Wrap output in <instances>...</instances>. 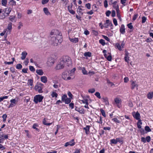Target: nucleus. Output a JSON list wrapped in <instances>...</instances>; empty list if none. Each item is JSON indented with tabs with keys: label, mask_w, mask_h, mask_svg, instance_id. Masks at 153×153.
Instances as JSON below:
<instances>
[{
	"label": "nucleus",
	"mask_w": 153,
	"mask_h": 153,
	"mask_svg": "<svg viewBox=\"0 0 153 153\" xmlns=\"http://www.w3.org/2000/svg\"><path fill=\"white\" fill-rule=\"evenodd\" d=\"M84 56L86 57H91V53L90 52H85L84 53Z\"/></svg>",
	"instance_id": "28"
},
{
	"label": "nucleus",
	"mask_w": 153,
	"mask_h": 153,
	"mask_svg": "<svg viewBox=\"0 0 153 153\" xmlns=\"http://www.w3.org/2000/svg\"><path fill=\"white\" fill-rule=\"evenodd\" d=\"M117 1H114L113 3H111L113 4H113V7L115 9L116 11L119 10V7L118 5L117 4Z\"/></svg>",
	"instance_id": "14"
},
{
	"label": "nucleus",
	"mask_w": 153,
	"mask_h": 153,
	"mask_svg": "<svg viewBox=\"0 0 153 153\" xmlns=\"http://www.w3.org/2000/svg\"><path fill=\"white\" fill-rule=\"evenodd\" d=\"M95 95L99 99H100L101 97L100 96V94L99 92H96L95 94Z\"/></svg>",
	"instance_id": "37"
},
{
	"label": "nucleus",
	"mask_w": 153,
	"mask_h": 153,
	"mask_svg": "<svg viewBox=\"0 0 153 153\" xmlns=\"http://www.w3.org/2000/svg\"><path fill=\"white\" fill-rule=\"evenodd\" d=\"M105 27L107 28L108 26H112L113 25L109 19L107 20L106 22V23L104 24Z\"/></svg>",
	"instance_id": "12"
},
{
	"label": "nucleus",
	"mask_w": 153,
	"mask_h": 153,
	"mask_svg": "<svg viewBox=\"0 0 153 153\" xmlns=\"http://www.w3.org/2000/svg\"><path fill=\"white\" fill-rule=\"evenodd\" d=\"M41 80L42 82L46 83L47 82V78L46 76H42L41 77Z\"/></svg>",
	"instance_id": "15"
},
{
	"label": "nucleus",
	"mask_w": 153,
	"mask_h": 153,
	"mask_svg": "<svg viewBox=\"0 0 153 153\" xmlns=\"http://www.w3.org/2000/svg\"><path fill=\"white\" fill-rule=\"evenodd\" d=\"M43 123L44 125H45L49 126L52 124V123H46V121L45 120V119L44 118L43 119Z\"/></svg>",
	"instance_id": "35"
},
{
	"label": "nucleus",
	"mask_w": 153,
	"mask_h": 153,
	"mask_svg": "<svg viewBox=\"0 0 153 153\" xmlns=\"http://www.w3.org/2000/svg\"><path fill=\"white\" fill-rule=\"evenodd\" d=\"M43 98V96L40 95H36L34 97L33 101L35 103H37L38 102H42Z\"/></svg>",
	"instance_id": "4"
},
{
	"label": "nucleus",
	"mask_w": 153,
	"mask_h": 153,
	"mask_svg": "<svg viewBox=\"0 0 153 153\" xmlns=\"http://www.w3.org/2000/svg\"><path fill=\"white\" fill-rule=\"evenodd\" d=\"M22 68V65L20 64H18L16 65V68L18 69H21Z\"/></svg>",
	"instance_id": "43"
},
{
	"label": "nucleus",
	"mask_w": 153,
	"mask_h": 153,
	"mask_svg": "<svg viewBox=\"0 0 153 153\" xmlns=\"http://www.w3.org/2000/svg\"><path fill=\"white\" fill-rule=\"evenodd\" d=\"M29 63V59L27 58L26 59V60L24 61V63L25 65H27Z\"/></svg>",
	"instance_id": "54"
},
{
	"label": "nucleus",
	"mask_w": 153,
	"mask_h": 153,
	"mask_svg": "<svg viewBox=\"0 0 153 153\" xmlns=\"http://www.w3.org/2000/svg\"><path fill=\"white\" fill-rule=\"evenodd\" d=\"M125 30L124 25H122L120 29V32L121 33L123 34L125 32Z\"/></svg>",
	"instance_id": "17"
},
{
	"label": "nucleus",
	"mask_w": 153,
	"mask_h": 153,
	"mask_svg": "<svg viewBox=\"0 0 153 153\" xmlns=\"http://www.w3.org/2000/svg\"><path fill=\"white\" fill-rule=\"evenodd\" d=\"M16 101L15 99L11 100L10 101L11 103H12L14 104H16Z\"/></svg>",
	"instance_id": "64"
},
{
	"label": "nucleus",
	"mask_w": 153,
	"mask_h": 153,
	"mask_svg": "<svg viewBox=\"0 0 153 153\" xmlns=\"http://www.w3.org/2000/svg\"><path fill=\"white\" fill-rule=\"evenodd\" d=\"M131 82V89H133L135 88H136L137 89L138 85V84L136 83V82L132 81Z\"/></svg>",
	"instance_id": "9"
},
{
	"label": "nucleus",
	"mask_w": 153,
	"mask_h": 153,
	"mask_svg": "<svg viewBox=\"0 0 153 153\" xmlns=\"http://www.w3.org/2000/svg\"><path fill=\"white\" fill-rule=\"evenodd\" d=\"M89 126H87L83 128V129L85 131L86 134H88L89 132Z\"/></svg>",
	"instance_id": "24"
},
{
	"label": "nucleus",
	"mask_w": 153,
	"mask_h": 153,
	"mask_svg": "<svg viewBox=\"0 0 153 153\" xmlns=\"http://www.w3.org/2000/svg\"><path fill=\"white\" fill-rule=\"evenodd\" d=\"M116 45L119 50L120 51H121L122 50V48H123L124 44L123 42L120 45L119 43L116 44Z\"/></svg>",
	"instance_id": "13"
},
{
	"label": "nucleus",
	"mask_w": 153,
	"mask_h": 153,
	"mask_svg": "<svg viewBox=\"0 0 153 153\" xmlns=\"http://www.w3.org/2000/svg\"><path fill=\"white\" fill-rule=\"evenodd\" d=\"M73 70L70 71H65L62 74V78L65 80H68L71 79V76L72 75V71Z\"/></svg>",
	"instance_id": "3"
},
{
	"label": "nucleus",
	"mask_w": 153,
	"mask_h": 153,
	"mask_svg": "<svg viewBox=\"0 0 153 153\" xmlns=\"http://www.w3.org/2000/svg\"><path fill=\"white\" fill-rule=\"evenodd\" d=\"M82 73L84 74H87V72L85 68H83L82 69Z\"/></svg>",
	"instance_id": "47"
},
{
	"label": "nucleus",
	"mask_w": 153,
	"mask_h": 153,
	"mask_svg": "<svg viewBox=\"0 0 153 153\" xmlns=\"http://www.w3.org/2000/svg\"><path fill=\"white\" fill-rule=\"evenodd\" d=\"M83 103L85 104L86 105H88V103L87 99H85L82 100Z\"/></svg>",
	"instance_id": "49"
},
{
	"label": "nucleus",
	"mask_w": 153,
	"mask_h": 153,
	"mask_svg": "<svg viewBox=\"0 0 153 153\" xmlns=\"http://www.w3.org/2000/svg\"><path fill=\"white\" fill-rule=\"evenodd\" d=\"M60 60V62L56 66V68L57 70L63 69L66 65L69 66L72 63L71 58L68 56L63 57Z\"/></svg>",
	"instance_id": "2"
},
{
	"label": "nucleus",
	"mask_w": 153,
	"mask_h": 153,
	"mask_svg": "<svg viewBox=\"0 0 153 153\" xmlns=\"http://www.w3.org/2000/svg\"><path fill=\"white\" fill-rule=\"evenodd\" d=\"M85 7L89 9H90L91 8V4L88 3L85 4Z\"/></svg>",
	"instance_id": "57"
},
{
	"label": "nucleus",
	"mask_w": 153,
	"mask_h": 153,
	"mask_svg": "<svg viewBox=\"0 0 153 153\" xmlns=\"http://www.w3.org/2000/svg\"><path fill=\"white\" fill-rule=\"evenodd\" d=\"M36 72L39 75H42L44 74L43 72L42 69H37L36 71Z\"/></svg>",
	"instance_id": "20"
},
{
	"label": "nucleus",
	"mask_w": 153,
	"mask_h": 153,
	"mask_svg": "<svg viewBox=\"0 0 153 153\" xmlns=\"http://www.w3.org/2000/svg\"><path fill=\"white\" fill-rule=\"evenodd\" d=\"M112 120L116 123H120V122L117 118H114L112 119Z\"/></svg>",
	"instance_id": "46"
},
{
	"label": "nucleus",
	"mask_w": 153,
	"mask_h": 153,
	"mask_svg": "<svg viewBox=\"0 0 153 153\" xmlns=\"http://www.w3.org/2000/svg\"><path fill=\"white\" fill-rule=\"evenodd\" d=\"M42 85V84H39L36 85L34 87L35 90L38 91L39 93H42L43 91L41 87Z\"/></svg>",
	"instance_id": "5"
},
{
	"label": "nucleus",
	"mask_w": 153,
	"mask_h": 153,
	"mask_svg": "<svg viewBox=\"0 0 153 153\" xmlns=\"http://www.w3.org/2000/svg\"><path fill=\"white\" fill-rule=\"evenodd\" d=\"M95 91V89L94 88L90 89L88 90V92L89 93H93Z\"/></svg>",
	"instance_id": "39"
},
{
	"label": "nucleus",
	"mask_w": 153,
	"mask_h": 153,
	"mask_svg": "<svg viewBox=\"0 0 153 153\" xmlns=\"http://www.w3.org/2000/svg\"><path fill=\"white\" fill-rule=\"evenodd\" d=\"M33 80L32 79H29L28 80L27 84L28 85L32 86L33 85Z\"/></svg>",
	"instance_id": "41"
},
{
	"label": "nucleus",
	"mask_w": 153,
	"mask_h": 153,
	"mask_svg": "<svg viewBox=\"0 0 153 153\" xmlns=\"http://www.w3.org/2000/svg\"><path fill=\"white\" fill-rule=\"evenodd\" d=\"M125 61L127 62H128L129 61V57L128 56L129 53L126 51H125Z\"/></svg>",
	"instance_id": "10"
},
{
	"label": "nucleus",
	"mask_w": 153,
	"mask_h": 153,
	"mask_svg": "<svg viewBox=\"0 0 153 153\" xmlns=\"http://www.w3.org/2000/svg\"><path fill=\"white\" fill-rule=\"evenodd\" d=\"M146 141H147V142H149L150 141L151 138H150V137L149 136L146 137Z\"/></svg>",
	"instance_id": "58"
},
{
	"label": "nucleus",
	"mask_w": 153,
	"mask_h": 153,
	"mask_svg": "<svg viewBox=\"0 0 153 153\" xmlns=\"http://www.w3.org/2000/svg\"><path fill=\"white\" fill-rule=\"evenodd\" d=\"M27 53L25 51L23 52L21 54L22 56L21 59L22 60H24L26 58V56L27 55Z\"/></svg>",
	"instance_id": "16"
},
{
	"label": "nucleus",
	"mask_w": 153,
	"mask_h": 153,
	"mask_svg": "<svg viewBox=\"0 0 153 153\" xmlns=\"http://www.w3.org/2000/svg\"><path fill=\"white\" fill-rule=\"evenodd\" d=\"M114 102L117 105V106L119 108H120V105L121 103V100L118 98H116L114 99Z\"/></svg>",
	"instance_id": "6"
},
{
	"label": "nucleus",
	"mask_w": 153,
	"mask_h": 153,
	"mask_svg": "<svg viewBox=\"0 0 153 153\" xmlns=\"http://www.w3.org/2000/svg\"><path fill=\"white\" fill-rule=\"evenodd\" d=\"M50 37L54 46L57 45L58 43H60L62 41V34L57 30H52L50 33Z\"/></svg>",
	"instance_id": "1"
},
{
	"label": "nucleus",
	"mask_w": 153,
	"mask_h": 153,
	"mask_svg": "<svg viewBox=\"0 0 153 153\" xmlns=\"http://www.w3.org/2000/svg\"><path fill=\"white\" fill-rule=\"evenodd\" d=\"M51 95L52 97H57L58 96V94L56 92H52Z\"/></svg>",
	"instance_id": "38"
},
{
	"label": "nucleus",
	"mask_w": 153,
	"mask_h": 153,
	"mask_svg": "<svg viewBox=\"0 0 153 153\" xmlns=\"http://www.w3.org/2000/svg\"><path fill=\"white\" fill-rule=\"evenodd\" d=\"M71 98H67L66 100H65L64 102H65L66 104H68L71 102Z\"/></svg>",
	"instance_id": "32"
},
{
	"label": "nucleus",
	"mask_w": 153,
	"mask_h": 153,
	"mask_svg": "<svg viewBox=\"0 0 153 153\" xmlns=\"http://www.w3.org/2000/svg\"><path fill=\"white\" fill-rule=\"evenodd\" d=\"M9 3L12 6L16 5V2L13 0H10Z\"/></svg>",
	"instance_id": "33"
},
{
	"label": "nucleus",
	"mask_w": 153,
	"mask_h": 153,
	"mask_svg": "<svg viewBox=\"0 0 153 153\" xmlns=\"http://www.w3.org/2000/svg\"><path fill=\"white\" fill-rule=\"evenodd\" d=\"M110 142L112 144H116L117 143L116 139H111L110 140Z\"/></svg>",
	"instance_id": "42"
},
{
	"label": "nucleus",
	"mask_w": 153,
	"mask_h": 153,
	"mask_svg": "<svg viewBox=\"0 0 153 153\" xmlns=\"http://www.w3.org/2000/svg\"><path fill=\"white\" fill-rule=\"evenodd\" d=\"M138 15L137 14H135L134 15L133 17L132 18V20L133 21L135 20L138 16Z\"/></svg>",
	"instance_id": "60"
},
{
	"label": "nucleus",
	"mask_w": 153,
	"mask_h": 153,
	"mask_svg": "<svg viewBox=\"0 0 153 153\" xmlns=\"http://www.w3.org/2000/svg\"><path fill=\"white\" fill-rule=\"evenodd\" d=\"M15 19V16H10L9 18V19L10 20L11 22H13V21L14 20V19Z\"/></svg>",
	"instance_id": "51"
},
{
	"label": "nucleus",
	"mask_w": 153,
	"mask_h": 153,
	"mask_svg": "<svg viewBox=\"0 0 153 153\" xmlns=\"http://www.w3.org/2000/svg\"><path fill=\"white\" fill-rule=\"evenodd\" d=\"M48 62L50 64V65H52L54 63V59L52 57H49L48 59Z\"/></svg>",
	"instance_id": "18"
},
{
	"label": "nucleus",
	"mask_w": 153,
	"mask_h": 153,
	"mask_svg": "<svg viewBox=\"0 0 153 153\" xmlns=\"http://www.w3.org/2000/svg\"><path fill=\"white\" fill-rule=\"evenodd\" d=\"M102 101L105 103L106 105H109V103L108 101V99L107 97H103L102 98Z\"/></svg>",
	"instance_id": "22"
},
{
	"label": "nucleus",
	"mask_w": 153,
	"mask_h": 153,
	"mask_svg": "<svg viewBox=\"0 0 153 153\" xmlns=\"http://www.w3.org/2000/svg\"><path fill=\"white\" fill-rule=\"evenodd\" d=\"M37 126V124H34L33 126V128L35 129L37 131H38L39 129L36 127Z\"/></svg>",
	"instance_id": "59"
},
{
	"label": "nucleus",
	"mask_w": 153,
	"mask_h": 153,
	"mask_svg": "<svg viewBox=\"0 0 153 153\" xmlns=\"http://www.w3.org/2000/svg\"><path fill=\"white\" fill-rule=\"evenodd\" d=\"M7 116L6 114H3L2 116V117L3 119V121L5 122L6 121V119L7 117Z\"/></svg>",
	"instance_id": "45"
},
{
	"label": "nucleus",
	"mask_w": 153,
	"mask_h": 153,
	"mask_svg": "<svg viewBox=\"0 0 153 153\" xmlns=\"http://www.w3.org/2000/svg\"><path fill=\"white\" fill-rule=\"evenodd\" d=\"M67 98V95L66 94H64L62 97V101L64 102V101Z\"/></svg>",
	"instance_id": "29"
},
{
	"label": "nucleus",
	"mask_w": 153,
	"mask_h": 153,
	"mask_svg": "<svg viewBox=\"0 0 153 153\" xmlns=\"http://www.w3.org/2000/svg\"><path fill=\"white\" fill-rule=\"evenodd\" d=\"M43 11L45 14L47 15H51L50 13L48 11V9L46 7L43 8Z\"/></svg>",
	"instance_id": "21"
},
{
	"label": "nucleus",
	"mask_w": 153,
	"mask_h": 153,
	"mask_svg": "<svg viewBox=\"0 0 153 153\" xmlns=\"http://www.w3.org/2000/svg\"><path fill=\"white\" fill-rule=\"evenodd\" d=\"M49 0H42V3L43 4H45L49 1Z\"/></svg>",
	"instance_id": "52"
},
{
	"label": "nucleus",
	"mask_w": 153,
	"mask_h": 153,
	"mask_svg": "<svg viewBox=\"0 0 153 153\" xmlns=\"http://www.w3.org/2000/svg\"><path fill=\"white\" fill-rule=\"evenodd\" d=\"M113 22L115 26H117V20L115 19H113Z\"/></svg>",
	"instance_id": "61"
},
{
	"label": "nucleus",
	"mask_w": 153,
	"mask_h": 153,
	"mask_svg": "<svg viewBox=\"0 0 153 153\" xmlns=\"http://www.w3.org/2000/svg\"><path fill=\"white\" fill-rule=\"evenodd\" d=\"M100 112L102 115L104 117H105L106 116L105 111L102 109H100Z\"/></svg>",
	"instance_id": "40"
},
{
	"label": "nucleus",
	"mask_w": 153,
	"mask_h": 153,
	"mask_svg": "<svg viewBox=\"0 0 153 153\" xmlns=\"http://www.w3.org/2000/svg\"><path fill=\"white\" fill-rule=\"evenodd\" d=\"M142 122L141 120L138 121L137 123V126L139 128H141V125L142 124Z\"/></svg>",
	"instance_id": "30"
},
{
	"label": "nucleus",
	"mask_w": 153,
	"mask_h": 153,
	"mask_svg": "<svg viewBox=\"0 0 153 153\" xmlns=\"http://www.w3.org/2000/svg\"><path fill=\"white\" fill-rule=\"evenodd\" d=\"M99 43L102 46H104L105 44V41L103 39H100L99 40Z\"/></svg>",
	"instance_id": "34"
},
{
	"label": "nucleus",
	"mask_w": 153,
	"mask_h": 153,
	"mask_svg": "<svg viewBox=\"0 0 153 153\" xmlns=\"http://www.w3.org/2000/svg\"><path fill=\"white\" fill-rule=\"evenodd\" d=\"M146 20V18L145 17L143 16L142 17V23H145Z\"/></svg>",
	"instance_id": "55"
},
{
	"label": "nucleus",
	"mask_w": 153,
	"mask_h": 153,
	"mask_svg": "<svg viewBox=\"0 0 153 153\" xmlns=\"http://www.w3.org/2000/svg\"><path fill=\"white\" fill-rule=\"evenodd\" d=\"M75 110L81 114H83L85 113L84 109H82L80 110L79 108H77L76 107L75 108Z\"/></svg>",
	"instance_id": "26"
},
{
	"label": "nucleus",
	"mask_w": 153,
	"mask_h": 153,
	"mask_svg": "<svg viewBox=\"0 0 153 153\" xmlns=\"http://www.w3.org/2000/svg\"><path fill=\"white\" fill-rule=\"evenodd\" d=\"M145 130L147 132H150L151 131V129L148 126H146L145 127Z\"/></svg>",
	"instance_id": "36"
},
{
	"label": "nucleus",
	"mask_w": 153,
	"mask_h": 153,
	"mask_svg": "<svg viewBox=\"0 0 153 153\" xmlns=\"http://www.w3.org/2000/svg\"><path fill=\"white\" fill-rule=\"evenodd\" d=\"M8 135L5 134L4 133L1 132H0V138H2L4 139H7L8 138Z\"/></svg>",
	"instance_id": "11"
},
{
	"label": "nucleus",
	"mask_w": 153,
	"mask_h": 153,
	"mask_svg": "<svg viewBox=\"0 0 153 153\" xmlns=\"http://www.w3.org/2000/svg\"><path fill=\"white\" fill-rule=\"evenodd\" d=\"M111 13V12L110 11L108 10L106 12V15L107 16H109Z\"/></svg>",
	"instance_id": "63"
},
{
	"label": "nucleus",
	"mask_w": 153,
	"mask_h": 153,
	"mask_svg": "<svg viewBox=\"0 0 153 153\" xmlns=\"http://www.w3.org/2000/svg\"><path fill=\"white\" fill-rule=\"evenodd\" d=\"M12 23L11 22H10L8 24L7 27V28L8 30H11L12 28Z\"/></svg>",
	"instance_id": "44"
},
{
	"label": "nucleus",
	"mask_w": 153,
	"mask_h": 153,
	"mask_svg": "<svg viewBox=\"0 0 153 153\" xmlns=\"http://www.w3.org/2000/svg\"><path fill=\"white\" fill-rule=\"evenodd\" d=\"M7 3V0H1V4L2 6H6Z\"/></svg>",
	"instance_id": "31"
},
{
	"label": "nucleus",
	"mask_w": 153,
	"mask_h": 153,
	"mask_svg": "<svg viewBox=\"0 0 153 153\" xmlns=\"http://www.w3.org/2000/svg\"><path fill=\"white\" fill-rule=\"evenodd\" d=\"M68 96L70 97V98H71V99H72L73 95L70 91L68 92Z\"/></svg>",
	"instance_id": "56"
},
{
	"label": "nucleus",
	"mask_w": 153,
	"mask_h": 153,
	"mask_svg": "<svg viewBox=\"0 0 153 153\" xmlns=\"http://www.w3.org/2000/svg\"><path fill=\"white\" fill-rule=\"evenodd\" d=\"M132 115L133 117L136 120H141L140 119V115L138 112H137L136 113L135 112L133 113Z\"/></svg>",
	"instance_id": "7"
},
{
	"label": "nucleus",
	"mask_w": 153,
	"mask_h": 153,
	"mask_svg": "<svg viewBox=\"0 0 153 153\" xmlns=\"http://www.w3.org/2000/svg\"><path fill=\"white\" fill-rule=\"evenodd\" d=\"M104 6L106 8L108 7V1L107 0H105L104 2Z\"/></svg>",
	"instance_id": "53"
},
{
	"label": "nucleus",
	"mask_w": 153,
	"mask_h": 153,
	"mask_svg": "<svg viewBox=\"0 0 153 153\" xmlns=\"http://www.w3.org/2000/svg\"><path fill=\"white\" fill-rule=\"evenodd\" d=\"M29 69L32 72H34L35 71V69L33 66H29Z\"/></svg>",
	"instance_id": "48"
},
{
	"label": "nucleus",
	"mask_w": 153,
	"mask_h": 153,
	"mask_svg": "<svg viewBox=\"0 0 153 153\" xmlns=\"http://www.w3.org/2000/svg\"><path fill=\"white\" fill-rule=\"evenodd\" d=\"M12 10L11 8L10 7L7 8L5 9V12H6V13L8 15Z\"/></svg>",
	"instance_id": "27"
},
{
	"label": "nucleus",
	"mask_w": 153,
	"mask_h": 153,
	"mask_svg": "<svg viewBox=\"0 0 153 153\" xmlns=\"http://www.w3.org/2000/svg\"><path fill=\"white\" fill-rule=\"evenodd\" d=\"M75 144V143L74 142V140L73 139L69 142H66L65 145V146L67 147L69 145L70 146H74Z\"/></svg>",
	"instance_id": "8"
},
{
	"label": "nucleus",
	"mask_w": 153,
	"mask_h": 153,
	"mask_svg": "<svg viewBox=\"0 0 153 153\" xmlns=\"http://www.w3.org/2000/svg\"><path fill=\"white\" fill-rule=\"evenodd\" d=\"M127 26L128 28L131 29H132L133 28V26L132 25V23H130L127 25Z\"/></svg>",
	"instance_id": "50"
},
{
	"label": "nucleus",
	"mask_w": 153,
	"mask_h": 153,
	"mask_svg": "<svg viewBox=\"0 0 153 153\" xmlns=\"http://www.w3.org/2000/svg\"><path fill=\"white\" fill-rule=\"evenodd\" d=\"M70 40L74 43H76L78 41V38H69Z\"/></svg>",
	"instance_id": "23"
},
{
	"label": "nucleus",
	"mask_w": 153,
	"mask_h": 153,
	"mask_svg": "<svg viewBox=\"0 0 153 153\" xmlns=\"http://www.w3.org/2000/svg\"><path fill=\"white\" fill-rule=\"evenodd\" d=\"M109 54V55L107 54L104 55L105 57L109 61H110L111 60L112 56L110 54L108 53Z\"/></svg>",
	"instance_id": "19"
},
{
	"label": "nucleus",
	"mask_w": 153,
	"mask_h": 153,
	"mask_svg": "<svg viewBox=\"0 0 153 153\" xmlns=\"http://www.w3.org/2000/svg\"><path fill=\"white\" fill-rule=\"evenodd\" d=\"M153 97V91L149 92L147 94V98L150 99H152Z\"/></svg>",
	"instance_id": "25"
},
{
	"label": "nucleus",
	"mask_w": 153,
	"mask_h": 153,
	"mask_svg": "<svg viewBox=\"0 0 153 153\" xmlns=\"http://www.w3.org/2000/svg\"><path fill=\"white\" fill-rule=\"evenodd\" d=\"M28 70V69L27 68H23L22 70V72L25 73H27V71Z\"/></svg>",
	"instance_id": "62"
}]
</instances>
